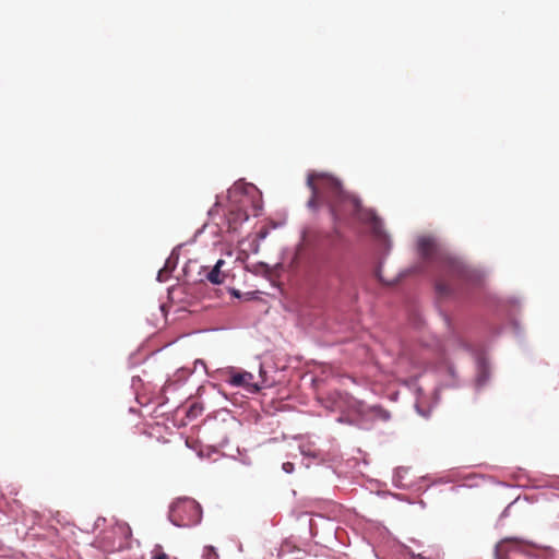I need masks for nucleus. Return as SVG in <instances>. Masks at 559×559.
I'll return each instance as SVG.
<instances>
[{"label": "nucleus", "instance_id": "nucleus-1", "mask_svg": "<svg viewBox=\"0 0 559 559\" xmlns=\"http://www.w3.org/2000/svg\"><path fill=\"white\" fill-rule=\"evenodd\" d=\"M307 186L311 190L308 206L317 210L322 205L329 207L335 223L354 217L367 224L376 237H382V221L371 209L364 207L360 200L343 190L341 181L325 173H309Z\"/></svg>", "mask_w": 559, "mask_h": 559}, {"label": "nucleus", "instance_id": "nucleus-2", "mask_svg": "<svg viewBox=\"0 0 559 559\" xmlns=\"http://www.w3.org/2000/svg\"><path fill=\"white\" fill-rule=\"evenodd\" d=\"M417 247L423 261L436 265L439 270L436 280V290L439 296H452L456 293L460 283L472 282L476 277L472 270L440 247L435 238L420 237Z\"/></svg>", "mask_w": 559, "mask_h": 559}, {"label": "nucleus", "instance_id": "nucleus-3", "mask_svg": "<svg viewBox=\"0 0 559 559\" xmlns=\"http://www.w3.org/2000/svg\"><path fill=\"white\" fill-rule=\"evenodd\" d=\"M202 519L201 506L191 498H179L169 509V520L178 527H192Z\"/></svg>", "mask_w": 559, "mask_h": 559}, {"label": "nucleus", "instance_id": "nucleus-4", "mask_svg": "<svg viewBox=\"0 0 559 559\" xmlns=\"http://www.w3.org/2000/svg\"><path fill=\"white\" fill-rule=\"evenodd\" d=\"M496 559H543L537 556L535 544L518 537L500 540L495 549Z\"/></svg>", "mask_w": 559, "mask_h": 559}, {"label": "nucleus", "instance_id": "nucleus-5", "mask_svg": "<svg viewBox=\"0 0 559 559\" xmlns=\"http://www.w3.org/2000/svg\"><path fill=\"white\" fill-rule=\"evenodd\" d=\"M253 374L248 371L242 372H234L231 371L230 379L228 380L229 384L233 386H252L253 391H259V386L257 384H252Z\"/></svg>", "mask_w": 559, "mask_h": 559}, {"label": "nucleus", "instance_id": "nucleus-6", "mask_svg": "<svg viewBox=\"0 0 559 559\" xmlns=\"http://www.w3.org/2000/svg\"><path fill=\"white\" fill-rule=\"evenodd\" d=\"M225 264V261L219 259L214 267L207 273L206 278L215 285L223 284L225 281V273L221 271L222 266Z\"/></svg>", "mask_w": 559, "mask_h": 559}, {"label": "nucleus", "instance_id": "nucleus-7", "mask_svg": "<svg viewBox=\"0 0 559 559\" xmlns=\"http://www.w3.org/2000/svg\"><path fill=\"white\" fill-rule=\"evenodd\" d=\"M249 218V215L247 214V212L242 211V210H237V211H230L229 213V223H241V222H245Z\"/></svg>", "mask_w": 559, "mask_h": 559}, {"label": "nucleus", "instance_id": "nucleus-8", "mask_svg": "<svg viewBox=\"0 0 559 559\" xmlns=\"http://www.w3.org/2000/svg\"><path fill=\"white\" fill-rule=\"evenodd\" d=\"M202 559H219L213 546H205L203 548Z\"/></svg>", "mask_w": 559, "mask_h": 559}, {"label": "nucleus", "instance_id": "nucleus-9", "mask_svg": "<svg viewBox=\"0 0 559 559\" xmlns=\"http://www.w3.org/2000/svg\"><path fill=\"white\" fill-rule=\"evenodd\" d=\"M371 409L382 420L390 419V413L388 411L381 408L380 406H373Z\"/></svg>", "mask_w": 559, "mask_h": 559}, {"label": "nucleus", "instance_id": "nucleus-10", "mask_svg": "<svg viewBox=\"0 0 559 559\" xmlns=\"http://www.w3.org/2000/svg\"><path fill=\"white\" fill-rule=\"evenodd\" d=\"M162 547L159 545H156L155 546V549H154V556H153V559H168V556L160 551Z\"/></svg>", "mask_w": 559, "mask_h": 559}, {"label": "nucleus", "instance_id": "nucleus-11", "mask_svg": "<svg viewBox=\"0 0 559 559\" xmlns=\"http://www.w3.org/2000/svg\"><path fill=\"white\" fill-rule=\"evenodd\" d=\"M283 469L289 474L294 471V464L290 462H286L283 464Z\"/></svg>", "mask_w": 559, "mask_h": 559}, {"label": "nucleus", "instance_id": "nucleus-12", "mask_svg": "<svg viewBox=\"0 0 559 559\" xmlns=\"http://www.w3.org/2000/svg\"><path fill=\"white\" fill-rule=\"evenodd\" d=\"M164 273H165V271H164V270H160V271L158 272V276H157L158 281H160V282H162V281H164Z\"/></svg>", "mask_w": 559, "mask_h": 559}, {"label": "nucleus", "instance_id": "nucleus-13", "mask_svg": "<svg viewBox=\"0 0 559 559\" xmlns=\"http://www.w3.org/2000/svg\"><path fill=\"white\" fill-rule=\"evenodd\" d=\"M412 559H416L414 556L412 557ZM418 559H426L425 557H423L421 555L418 556Z\"/></svg>", "mask_w": 559, "mask_h": 559}]
</instances>
